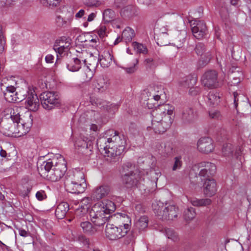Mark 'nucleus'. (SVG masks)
<instances>
[{"mask_svg":"<svg viewBox=\"0 0 251 251\" xmlns=\"http://www.w3.org/2000/svg\"><path fill=\"white\" fill-rule=\"evenodd\" d=\"M127 1V0H115L114 5L117 8H120L126 4Z\"/></svg>","mask_w":251,"mask_h":251,"instance_id":"obj_60","label":"nucleus"},{"mask_svg":"<svg viewBox=\"0 0 251 251\" xmlns=\"http://www.w3.org/2000/svg\"><path fill=\"white\" fill-rule=\"evenodd\" d=\"M17 229L19 231V235L22 237H26L29 234V233L25 229L21 228H17Z\"/></svg>","mask_w":251,"mask_h":251,"instance_id":"obj_63","label":"nucleus"},{"mask_svg":"<svg viewBox=\"0 0 251 251\" xmlns=\"http://www.w3.org/2000/svg\"><path fill=\"white\" fill-rule=\"evenodd\" d=\"M41 104L43 108L50 110L57 106L59 103V96L53 92H45L40 96Z\"/></svg>","mask_w":251,"mask_h":251,"instance_id":"obj_10","label":"nucleus"},{"mask_svg":"<svg viewBox=\"0 0 251 251\" xmlns=\"http://www.w3.org/2000/svg\"><path fill=\"white\" fill-rule=\"evenodd\" d=\"M165 235L168 238L171 239L173 241H176L178 239V236L177 234L172 229H166Z\"/></svg>","mask_w":251,"mask_h":251,"instance_id":"obj_46","label":"nucleus"},{"mask_svg":"<svg viewBox=\"0 0 251 251\" xmlns=\"http://www.w3.org/2000/svg\"><path fill=\"white\" fill-rule=\"evenodd\" d=\"M69 210V205L66 202L60 203L57 206L55 210L56 217L59 219H63Z\"/></svg>","mask_w":251,"mask_h":251,"instance_id":"obj_28","label":"nucleus"},{"mask_svg":"<svg viewBox=\"0 0 251 251\" xmlns=\"http://www.w3.org/2000/svg\"><path fill=\"white\" fill-rule=\"evenodd\" d=\"M91 68H87L85 71H88V72H85V74L86 75L85 76H83V79L85 81H88L90 80L92 77H93V72L91 71Z\"/></svg>","mask_w":251,"mask_h":251,"instance_id":"obj_56","label":"nucleus"},{"mask_svg":"<svg viewBox=\"0 0 251 251\" xmlns=\"http://www.w3.org/2000/svg\"><path fill=\"white\" fill-rule=\"evenodd\" d=\"M40 106L39 100L34 91H30L27 95L25 101V108L32 111H37Z\"/></svg>","mask_w":251,"mask_h":251,"instance_id":"obj_15","label":"nucleus"},{"mask_svg":"<svg viewBox=\"0 0 251 251\" xmlns=\"http://www.w3.org/2000/svg\"><path fill=\"white\" fill-rule=\"evenodd\" d=\"M85 14L86 12L85 10L81 9L77 13H76L75 17L76 20H79L81 18H83V19L85 20L86 17H84Z\"/></svg>","mask_w":251,"mask_h":251,"instance_id":"obj_55","label":"nucleus"},{"mask_svg":"<svg viewBox=\"0 0 251 251\" xmlns=\"http://www.w3.org/2000/svg\"><path fill=\"white\" fill-rule=\"evenodd\" d=\"M132 45L134 49L138 52L143 54H147L148 53V49L146 46L136 42H133Z\"/></svg>","mask_w":251,"mask_h":251,"instance_id":"obj_43","label":"nucleus"},{"mask_svg":"<svg viewBox=\"0 0 251 251\" xmlns=\"http://www.w3.org/2000/svg\"><path fill=\"white\" fill-rule=\"evenodd\" d=\"M195 50L196 53L200 56L204 55L206 51L205 47L202 43H198L196 46Z\"/></svg>","mask_w":251,"mask_h":251,"instance_id":"obj_47","label":"nucleus"},{"mask_svg":"<svg viewBox=\"0 0 251 251\" xmlns=\"http://www.w3.org/2000/svg\"><path fill=\"white\" fill-rule=\"evenodd\" d=\"M15 122L8 123L6 120H3L0 123V130L3 134L7 136L13 135L14 130Z\"/></svg>","mask_w":251,"mask_h":251,"instance_id":"obj_25","label":"nucleus"},{"mask_svg":"<svg viewBox=\"0 0 251 251\" xmlns=\"http://www.w3.org/2000/svg\"><path fill=\"white\" fill-rule=\"evenodd\" d=\"M103 20L107 23L112 21L115 18V12L111 9L104 10L102 13Z\"/></svg>","mask_w":251,"mask_h":251,"instance_id":"obj_40","label":"nucleus"},{"mask_svg":"<svg viewBox=\"0 0 251 251\" xmlns=\"http://www.w3.org/2000/svg\"><path fill=\"white\" fill-rule=\"evenodd\" d=\"M243 96L241 95L240 94L238 93L237 92H234L233 93V97H234V105L235 108H237L238 106V101L239 100V98Z\"/></svg>","mask_w":251,"mask_h":251,"instance_id":"obj_59","label":"nucleus"},{"mask_svg":"<svg viewBox=\"0 0 251 251\" xmlns=\"http://www.w3.org/2000/svg\"><path fill=\"white\" fill-rule=\"evenodd\" d=\"M97 145L100 150L104 151L102 153L108 161L117 162L125 150L126 140L116 131L109 130L105 133V136L98 139Z\"/></svg>","mask_w":251,"mask_h":251,"instance_id":"obj_1","label":"nucleus"},{"mask_svg":"<svg viewBox=\"0 0 251 251\" xmlns=\"http://www.w3.org/2000/svg\"><path fill=\"white\" fill-rule=\"evenodd\" d=\"M148 218L146 216L141 217L135 223L136 228L139 230H143L146 228L148 225Z\"/></svg>","mask_w":251,"mask_h":251,"instance_id":"obj_37","label":"nucleus"},{"mask_svg":"<svg viewBox=\"0 0 251 251\" xmlns=\"http://www.w3.org/2000/svg\"><path fill=\"white\" fill-rule=\"evenodd\" d=\"M150 96H152L153 99L158 101L160 99L162 93H163L162 89L161 87L155 86L154 87H150L149 89Z\"/></svg>","mask_w":251,"mask_h":251,"instance_id":"obj_36","label":"nucleus"},{"mask_svg":"<svg viewBox=\"0 0 251 251\" xmlns=\"http://www.w3.org/2000/svg\"><path fill=\"white\" fill-rule=\"evenodd\" d=\"M88 208L89 207L87 205H81L75 210V216L78 218L84 217L87 213Z\"/></svg>","mask_w":251,"mask_h":251,"instance_id":"obj_41","label":"nucleus"},{"mask_svg":"<svg viewBox=\"0 0 251 251\" xmlns=\"http://www.w3.org/2000/svg\"><path fill=\"white\" fill-rule=\"evenodd\" d=\"M182 165V161L181 156H176L174 158V162L172 166V169L173 171H176L181 168Z\"/></svg>","mask_w":251,"mask_h":251,"instance_id":"obj_45","label":"nucleus"},{"mask_svg":"<svg viewBox=\"0 0 251 251\" xmlns=\"http://www.w3.org/2000/svg\"><path fill=\"white\" fill-rule=\"evenodd\" d=\"M5 79L1 80V89L3 91V95L6 101L9 102H15L17 97L16 95V89L13 86H6L4 84Z\"/></svg>","mask_w":251,"mask_h":251,"instance_id":"obj_17","label":"nucleus"},{"mask_svg":"<svg viewBox=\"0 0 251 251\" xmlns=\"http://www.w3.org/2000/svg\"><path fill=\"white\" fill-rule=\"evenodd\" d=\"M234 151L233 146L229 143L224 145L222 149V152L224 156H232Z\"/></svg>","mask_w":251,"mask_h":251,"instance_id":"obj_42","label":"nucleus"},{"mask_svg":"<svg viewBox=\"0 0 251 251\" xmlns=\"http://www.w3.org/2000/svg\"><path fill=\"white\" fill-rule=\"evenodd\" d=\"M10 112V118L14 122H19L27 127H31L32 125V118L31 112L23 107L14 106L7 110Z\"/></svg>","mask_w":251,"mask_h":251,"instance_id":"obj_6","label":"nucleus"},{"mask_svg":"<svg viewBox=\"0 0 251 251\" xmlns=\"http://www.w3.org/2000/svg\"><path fill=\"white\" fill-rule=\"evenodd\" d=\"M129 230V226L125 224L118 225V226L113 224H107L105 228V235L110 240H116L124 237Z\"/></svg>","mask_w":251,"mask_h":251,"instance_id":"obj_9","label":"nucleus"},{"mask_svg":"<svg viewBox=\"0 0 251 251\" xmlns=\"http://www.w3.org/2000/svg\"><path fill=\"white\" fill-rule=\"evenodd\" d=\"M95 138L87 133H80L75 142V146L77 151L89 157L92 153Z\"/></svg>","mask_w":251,"mask_h":251,"instance_id":"obj_5","label":"nucleus"},{"mask_svg":"<svg viewBox=\"0 0 251 251\" xmlns=\"http://www.w3.org/2000/svg\"><path fill=\"white\" fill-rule=\"evenodd\" d=\"M190 202L194 206H206L211 204V200L208 198L198 199L195 198L191 199Z\"/></svg>","mask_w":251,"mask_h":251,"instance_id":"obj_33","label":"nucleus"},{"mask_svg":"<svg viewBox=\"0 0 251 251\" xmlns=\"http://www.w3.org/2000/svg\"><path fill=\"white\" fill-rule=\"evenodd\" d=\"M196 118V115L192 108L186 107L184 108L182 114V120L184 124H189L193 122Z\"/></svg>","mask_w":251,"mask_h":251,"instance_id":"obj_26","label":"nucleus"},{"mask_svg":"<svg viewBox=\"0 0 251 251\" xmlns=\"http://www.w3.org/2000/svg\"><path fill=\"white\" fill-rule=\"evenodd\" d=\"M106 27L101 25L98 29V33L100 37H103L106 34Z\"/></svg>","mask_w":251,"mask_h":251,"instance_id":"obj_57","label":"nucleus"},{"mask_svg":"<svg viewBox=\"0 0 251 251\" xmlns=\"http://www.w3.org/2000/svg\"><path fill=\"white\" fill-rule=\"evenodd\" d=\"M174 110L173 105L165 104L153 111L151 128L155 133H163L171 127L175 117Z\"/></svg>","mask_w":251,"mask_h":251,"instance_id":"obj_2","label":"nucleus"},{"mask_svg":"<svg viewBox=\"0 0 251 251\" xmlns=\"http://www.w3.org/2000/svg\"><path fill=\"white\" fill-rule=\"evenodd\" d=\"M154 213L162 220H173L177 215V208L173 205L164 204L160 201L152 204Z\"/></svg>","mask_w":251,"mask_h":251,"instance_id":"obj_7","label":"nucleus"},{"mask_svg":"<svg viewBox=\"0 0 251 251\" xmlns=\"http://www.w3.org/2000/svg\"><path fill=\"white\" fill-rule=\"evenodd\" d=\"M196 214L195 210L193 208H188L184 211V218L186 221H190L195 218Z\"/></svg>","mask_w":251,"mask_h":251,"instance_id":"obj_44","label":"nucleus"},{"mask_svg":"<svg viewBox=\"0 0 251 251\" xmlns=\"http://www.w3.org/2000/svg\"><path fill=\"white\" fill-rule=\"evenodd\" d=\"M64 182H78L86 183L84 174L83 172L75 170L68 173L65 177Z\"/></svg>","mask_w":251,"mask_h":251,"instance_id":"obj_22","label":"nucleus"},{"mask_svg":"<svg viewBox=\"0 0 251 251\" xmlns=\"http://www.w3.org/2000/svg\"><path fill=\"white\" fill-rule=\"evenodd\" d=\"M4 44L2 27L0 25V53H2L4 50Z\"/></svg>","mask_w":251,"mask_h":251,"instance_id":"obj_51","label":"nucleus"},{"mask_svg":"<svg viewBox=\"0 0 251 251\" xmlns=\"http://www.w3.org/2000/svg\"><path fill=\"white\" fill-rule=\"evenodd\" d=\"M145 63L146 65L148 66L150 68H151L153 67V61L152 58H147L145 60Z\"/></svg>","mask_w":251,"mask_h":251,"instance_id":"obj_64","label":"nucleus"},{"mask_svg":"<svg viewBox=\"0 0 251 251\" xmlns=\"http://www.w3.org/2000/svg\"><path fill=\"white\" fill-rule=\"evenodd\" d=\"M32 90L28 89L25 90V89H20L18 91H16V95L17 97L16 100H15V102H19L23 101L24 100L27 98V95L28 93L30 91H32Z\"/></svg>","mask_w":251,"mask_h":251,"instance_id":"obj_38","label":"nucleus"},{"mask_svg":"<svg viewBox=\"0 0 251 251\" xmlns=\"http://www.w3.org/2000/svg\"><path fill=\"white\" fill-rule=\"evenodd\" d=\"M209 116L211 119L221 120L222 116L218 110H211L209 111Z\"/></svg>","mask_w":251,"mask_h":251,"instance_id":"obj_48","label":"nucleus"},{"mask_svg":"<svg viewBox=\"0 0 251 251\" xmlns=\"http://www.w3.org/2000/svg\"><path fill=\"white\" fill-rule=\"evenodd\" d=\"M167 35L166 33H162L160 34L158 37V42L160 43V46H165L167 44V42H162L161 40L163 39V37H167Z\"/></svg>","mask_w":251,"mask_h":251,"instance_id":"obj_62","label":"nucleus"},{"mask_svg":"<svg viewBox=\"0 0 251 251\" xmlns=\"http://www.w3.org/2000/svg\"><path fill=\"white\" fill-rule=\"evenodd\" d=\"M72 40L69 37H62L57 40L53 46V50L61 55L63 53L67 52L70 48Z\"/></svg>","mask_w":251,"mask_h":251,"instance_id":"obj_13","label":"nucleus"},{"mask_svg":"<svg viewBox=\"0 0 251 251\" xmlns=\"http://www.w3.org/2000/svg\"><path fill=\"white\" fill-rule=\"evenodd\" d=\"M122 183L126 188L140 187L141 178L139 174L132 171L126 173L122 176Z\"/></svg>","mask_w":251,"mask_h":251,"instance_id":"obj_12","label":"nucleus"},{"mask_svg":"<svg viewBox=\"0 0 251 251\" xmlns=\"http://www.w3.org/2000/svg\"><path fill=\"white\" fill-rule=\"evenodd\" d=\"M121 16L125 19H130L138 15L137 8L133 5H128L121 10Z\"/></svg>","mask_w":251,"mask_h":251,"instance_id":"obj_23","label":"nucleus"},{"mask_svg":"<svg viewBox=\"0 0 251 251\" xmlns=\"http://www.w3.org/2000/svg\"><path fill=\"white\" fill-rule=\"evenodd\" d=\"M36 197L38 200L41 201L47 198V195L44 191L40 190L36 193Z\"/></svg>","mask_w":251,"mask_h":251,"instance_id":"obj_52","label":"nucleus"},{"mask_svg":"<svg viewBox=\"0 0 251 251\" xmlns=\"http://www.w3.org/2000/svg\"><path fill=\"white\" fill-rule=\"evenodd\" d=\"M81 66L80 60L77 58L70 59L67 62V68L72 72H76L78 71Z\"/></svg>","mask_w":251,"mask_h":251,"instance_id":"obj_32","label":"nucleus"},{"mask_svg":"<svg viewBox=\"0 0 251 251\" xmlns=\"http://www.w3.org/2000/svg\"><path fill=\"white\" fill-rule=\"evenodd\" d=\"M14 135L15 136L20 137L26 134L30 128L23 125L19 122H15Z\"/></svg>","mask_w":251,"mask_h":251,"instance_id":"obj_30","label":"nucleus"},{"mask_svg":"<svg viewBox=\"0 0 251 251\" xmlns=\"http://www.w3.org/2000/svg\"><path fill=\"white\" fill-rule=\"evenodd\" d=\"M113 56L109 50L104 51L99 56V61L100 65L103 68L108 67L112 63Z\"/></svg>","mask_w":251,"mask_h":251,"instance_id":"obj_27","label":"nucleus"},{"mask_svg":"<svg viewBox=\"0 0 251 251\" xmlns=\"http://www.w3.org/2000/svg\"><path fill=\"white\" fill-rule=\"evenodd\" d=\"M193 171H199L198 176L201 177V181L203 179L209 178L215 174L216 171V165L209 162H202L194 165L192 168Z\"/></svg>","mask_w":251,"mask_h":251,"instance_id":"obj_8","label":"nucleus"},{"mask_svg":"<svg viewBox=\"0 0 251 251\" xmlns=\"http://www.w3.org/2000/svg\"><path fill=\"white\" fill-rule=\"evenodd\" d=\"M93 86L95 91L102 93L106 91L109 86L108 81L103 76L98 77L93 82Z\"/></svg>","mask_w":251,"mask_h":251,"instance_id":"obj_21","label":"nucleus"},{"mask_svg":"<svg viewBox=\"0 0 251 251\" xmlns=\"http://www.w3.org/2000/svg\"><path fill=\"white\" fill-rule=\"evenodd\" d=\"M138 63V60L136 59L135 63H134V65L129 67L124 68V69L126 71V72L128 74H132L135 72L137 68L136 67V64Z\"/></svg>","mask_w":251,"mask_h":251,"instance_id":"obj_54","label":"nucleus"},{"mask_svg":"<svg viewBox=\"0 0 251 251\" xmlns=\"http://www.w3.org/2000/svg\"><path fill=\"white\" fill-rule=\"evenodd\" d=\"M99 62V58L91 55L87 58L84 60V62L87 65V68L94 69L97 66L98 62Z\"/></svg>","mask_w":251,"mask_h":251,"instance_id":"obj_39","label":"nucleus"},{"mask_svg":"<svg viewBox=\"0 0 251 251\" xmlns=\"http://www.w3.org/2000/svg\"><path fill=\"white\" fill-rule=\"evenodd\" d=\"M111 192V188L108 184H102L95 188L92 191L91 198L100 200L107 197Z\"/></svg>","mask_w":251,"mask_h":251,"instance_id":"obj_14","label":"nucleus"},{"mask_svg":"<svg viewBox=\"0 0 251 251\" xmlns=\"http://www.w3.org/2000/svg\"><path fill=\"white\" fill-rule=\"evenodd\" d=\"M50 6H56L60 2V0H44Z\"/></svg>","mask_w":251,"mask_h":251,"instance_id":"obj_61","label":"nucleus"},{"mask_svg":"<svg viewBox=\"0 0 251 251\" xmlns=\"http://www.w3.org/2000/svg\"><path fill=\"white\" fill-rule=\"evenodd\" d=\"M114 217H116L117 219V222L119 224V225H123V227H124L125 224H127L129 226V227H130L131 220L127 215L118 213Z\"/></svg>","mask_w":251,"mask_h":251,"instance_id":"obj_34","label":"nucleus"},{"mask_svg":"<svg viewBox=\"0 0 251 251\" xmlns=\"http://www.w3.org/2000/svg\"><path fill=\"white\" fill-rule=\"evenodd\" d=\"M207 104L211 106L217 105L220 102L221 96L217 91H210L207 96Z\"/></svg>","mask_w":251,"mask_h":251,"instance_id":"obj_29","label":"nucleus"},{"mask_svg":"<svg viewBox=\"0 0 251 251\" xmlns=\"http://www.w3.org/2000/svg\"><path fill=\"white\" fill-rule=\"evenodd\" d=\"M197 148L201 152L208 153L214 150V145L210 138L203 137L200 139L198 141Z\"/></svg>","mask_w":251,"mask_h":251,"instance_id":"obj_19","label":"nucleus"},{"mask_svg":"<svg viewBox=\"0 0 251 251\" xmlns=\"http://www.w3.org/2000/svg\"><path fill=\"white\" fill-rule=\"evenodd\" d=\"M56 25L59 27H62L66 25L67 21L65 20L61 16L57 15L55 19Z\"/></svg>","mask_w":251,"mask_h":251,"instance_id":"obj_50","label":"nucleus"},{"mask_svg":"<svg viewBox=\"0 0 251 251\" xmlns=\"http://www.w3.org/2000/svg\"><path fill=\"white\" fill-rule=\"evenodd\" d=\"M64 186L68 192L79 194L85 191L87 184L86 183L78 182H64Z\"/></svg>","mask_w":251,"mask_h":251,"instance_id":"obj_16","label":"nucleus"},{"mask_svg":"<svg viewBox=\"0 0 251 251\" xmlns=\"http://www.w3.org/2000/svg\"><path fill=\"white\" fill-rule=\"evenodd\" d=\"M189 88V94L192 96H196L201 92V89L199 87L191 86Z\"/></svg>","mask_w":251,"mask_h":251,"instance_id":"obj_53","label":"nucleus"},{"mask_svg":"<svg viewBox=\"0 0 251 251\" xmlns=\"http://www.w3.org/2000/svg\"><path fill=\"white\" fill-rule=\"evenodd\" d=\"M134 36V30L129 27H126L124 30L122 35V38L125 40L126 42H130Z\"/></svg>","mask_w":251,"mask_h":251,"instance_id":"obj_35","label":"nucleus"},{"mask_svg":"<svg viewBox=\"0 0 251 251\" xmlns=\"http://www.w3.org/2000/svg\"><path fill=\"white\" fill-rule=\"evenodd\" d=\"M197 81V79L195 76L188 75L180 78L177 81V83L179 87L187 88L196 85Z\"/></svg>","mask_w":251,"mask_h":251,"instance_id":"obj_24","label":"nucleus"},{"mask_svg":"<svg viewBox=\"0 0 251 251\" xmlns=\"http://www.w3.org/2000/svg\"><path fill=\"white\" fill-rule=\"evenodd\" d=\"M40 168L41 176L52 182L59 180L67 171L66 161L61 155L44 161Z\"/></svg>","mask_w":251,"mask_h":251,"instance_id":"obj_3","label":"nucleus"},{"mask_svg":"<svg viewBox=\"0 0 251 251\" xmlns=\"http://www.w3.org/2000/svg\"><path fill=\"white\" fill-rule=\"evenodd\" d=\"M203 181H204L203 184L204 194L207 197L214 196L217 191L215 180L213 178H209L203 179Z\"/></svg>","mask_w":251,"mask_h":251,"instance_id":"obj_20","label":"nucleus"},{"mask_svg":"<svg viewBox=\"0 0 251 251\" xmlns=\"http://www.w3.org/2000/svg\"><path fill=\"white\" fill-rule=\"evenodd\" d=\"M18 0H0V6H10Z\"/></svg>","mask_w":251,"mask_h":251,"instance_id":"obj_58","label":"nucleus"},{"mask_svg":"<svg viewBox=\"0 0 251 251\" xmlns=\"http://www.w3.org/2000/svg\"><path fill=\"white\" fill-rule=\"evenodd\" d=\"M194 25H195L191 28L194 36L199 40H201L205 37L207 32L205 24L202 21H199Z\"/></svg>","mask_w":251,"mask_h":251,"instance_id":"obj_18","label":"nucleus"},{"mask_svg":"<svg viewBox=\"0 0 251 251\" xmlns=\"http://www.w3.org/2000/svg\"><path fill=\"white\" fill-rule=\"evenodd\" d=\"M115 209V204L111 201H98L89 212L91 220L96 226H102L110 217V214Z\"/></svg>","mask_w":251,"mask_h":251,"instance_id":"obj_4","label":"nucleus"},{"mask_svg":"<svg viewBox=\"0 0 251 251\" xmlns=\"http://www.w3.org/2000/svg\"><path fill=\"white\" fill-rule=\"evenodd\" d=\"M201 84L205 87L214 89L220 86L218 78V73L215 70L206 71L201 79Z\"/></svg>","mask_w":251,"mask_h":251,"instance_id":"obj_11","label":"nucleus"},{"mask_svg":"<svg viewBox=\"0 0 251 251\" xmlns=\"http://www.w3.org/2000/svg\"><path fill=\"white\" fill-rule=\"evenodd\" d=\"M82 232L85 234L92 235L97 231V228L88 221L82 222L80 224Z\"/></svg>","mask_w":251,"mask_h":251,"instance_id":"obj_31","label":"nucleus"},{"mask_svg":"<svg viewBox=\"0 0 251 251\" xmlns=\"http://www.w3.org/2000/svg\"><path fill=\"white\" fill-rule=\"evenodd\" d=\"M97 12H91L90 14L88 15V17L87 18L86 21L84 22L82 25L84 27H87L88 26V23L89 22H93L97 17Z\"/></svg>","mask_w":251,"mask_h":251,"instance_id":"obj_49","label":"nucleus"}]
</instances>
